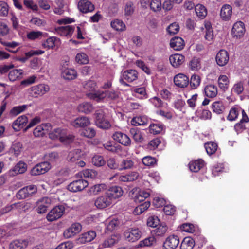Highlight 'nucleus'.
Returning a JSON list of instances; mask_svg holds the SVG:
<instances>
[{
  "mask_svg": "<svg viewBox=\"0 0 249 249\" xmlns=\"http://www.w3.org/2000/svg\"><path fill=\"white\" fill-rule=\"evenodd\" d=\"M105 112L103 109L96 110L94 113L95 124L96 125L102 129H108L111 127L109 121L105 118Z\"/></svg>",
  "mask_w": 249,
  "mask_h": 249,
  "instance_id": "1",
  "label": "nucleus"
},
{
  "mask_svg": "<svg viewBox=\"0 0 249 249\" xmlns=\"http://www.w3.org/2000/svg\"><path fill=\"white\" fill-rule=\"evenodd\" d=\"M150 196V190L140 189V188H133L129 193V196L136 203H140L144 201Z\"/></svg>",
  "mask_w": 249,
  "mask_h": 249,
  "instance_id": "2",
  "label": "nucleus"
},
{
  "mask_svg": "<svg viewBox=\"0 0 249 249\" xmlns=\"http://www.w3.org/2000/svg\"><path fill=\"white\" fill-rule=\"evenodd\" d=\"M65 210V209L63 206H57L49 212L47 215L46 218L50 222L55 221L63 215Z\"/></svg>",
  "mask_w": 249,
  "mask_h": 249,
  "instance_id": "3",
  "label": "nucleus"
},
{
  "mask_svg": "<svg viewBox=\"0 0 249 249\" xmlns=\"http://www.w3.org/2000/svg\"><path fill=\"white\" fill-rule=\"evenodd\" d=\"M50 90L48 85L41 84L31 87L29 90V93L31 96L37 97L38 96H42L48 92Z\"/></svg>",
  "mask_w": 249,
  "mask_h": 249,
  "instance_id": "4",
  "label": "nucleus"
},
{
  "mask_svg": "<svg viewBox=\"0 0 249 249\" xmlns=\"http://www.w3.org/2000/svg\"><path fill=\"white\" fill-rule=\"evenodd\" d=\"M51 168L49 162L44 161L37 164L31 170L30 173L32 176H38L48 172Z\"/></svg>",
  "mask_w": 249,
  "mask_h": 249,
  "instance_id": "5",
  "label": "nucleus"
},
{
  "mask_svg": "<svg viewBox=\"0 0 249 249\" xmlns=\"http://www.w3.org/2000/svg\"><path fill=\"white\" fill-rule=\"evenodd\" d=\"M179 243V237L173 234L169 236L163 243V249H176Z\"/></svg>",
  "mask_w": 249,
  "mask_h": 249,
  "instance_id": "6",
  "label": "nucleus"
},
{
  "mask_svg": "<svg viewBox=\"0 0 249 249\" xmlns=\"http://www.w3.org/2000/svg\"><path fill=\"white\" fill-rule=\"evenodd\" d=\"M141 232L138 228H129L124 233V236L126 240L130 242L138 240L141 236Z\"/></svg>",
  "mask_w": 249,
  "mask_h": 249,
  "instance_id": "7",
  "label": "nucleus"
},
{
  "mask_svg": "<svg viewBox=\"0 0 249 249\" xmlns=\"http://www.w3.org/2000/svg\"><path fill=\"white\" fill-rule=\"evenodd\" d=\"M112 138L114 141L124 146H129L131 145V140L129 137L121 132H116L114 133Z\"/></svg>",
  "mask_w": 249,
  "mask_h": 249,
  "instance_id": "8",
  "label": "nucleus"
},
{
  "mask_svg": "<svg viewBox=\"0 0 249 249\" xmlns=\"http://www.w3.org/2000/svg\"><path fill=\"white\" fill-rule=\"evenodd\" d=\"M215 60L216 63L219 66H225L229 60V55L227 51L220 50L217 53Z\"/></svg>",
  "mask_w": 249,
  "mask_h": 249,
  "instance_id": "9",
  "label": "nucleus"
},
{
  "mask_svg": "<svg viewBox=\"0 0 249 249\" xmlns=\"http://www.w3.org/2000/svg\"><path fill=\"white\" fill-rule=\"evenodd\" d=\"M81 229L82 226L79 223H73L70 228L64 231V236L66 238H71L78 233Z\"/></svg>",
  "mask_w": 249,
  "mask_h": 249,
  "instance_id": "10",
  "label": "nucleus"
},
{
  "mask_svg": "<svg viewBox=\"0 0 249 249\" xmlns=\"http://www.w3.org/2000/svg\"><path fill=\"white\" fill-rule=\"evenodd\" d=\"M51 203V200L48 197H44L39 200L37 202V212L40 214L45 213Z\"/></svg>",
  "mask_w": 249,
  "mask_h": 249,
  "instance_id": "11",
  "label": "nucleus"
},
{
  "mask_svg": "<svg viewBox=\"0 0 249 249\" xmlns=\"http://www.w3.org/2000/svg\"><path fill=\"white\" fill-rule=\"evenodd\" d=\"M174 82L176 86L180 88L186 87L189 83V78L185 75L179 73L175 76Z\"/></svg>",
  "mask_w": 249,
  "mask_h": 249,
  "instance_id": "12",
  "label": "nucleus"
},
{
  "mask_svg": "<svg viewBox=\"0 0 249 249\" xmlns=\"http://www.w3.org/2000/svg\"><path fill=\"white\" fill-rule=\"evenodd\" d=\"M110 200H112L121 197L123 194L122 188H108L105 193Z\"/></svg>",
  "mask_w": 249,
  "mask_h": 249,
  "instance_id": "13",
  "label": "nucleus"
},
{
  "mask_svg": "<svg viewBox=\"0 0 249 249\" xmlns=\"http://www.w3.org/2000/svg\"><path fill=\"white\" fill-rule=\"evenodd\" d=\"M37 192V188H22L16 194L18 199L26 198Z\"/></svg>",
  "mask_w": 249,
  "mask_h": 249,
  "instance_id": "14",
  "label": "nucleus"
},
{
  "mask_svg": "<svg viewBox=\"0 0 249 249\" xmlns=\"http://www.w3.org/2000/svg\"><path fill=\"white\" fill-rule=\"evenodd\" d=\"M231 32L232 35L237 38H240L242 36L245 32L244 24L243 22L241 21L236 22L233 26Z\"/></svg>",
  "mask_w": 249,
  "mask_h": 249,
  "instance_id": "15",
  "label": "nucleus"
},
{
  "mask_svg": "<svg viewBox=\"0 0 249 249\" xmlns=\"http://www.w3.org/2000/svg\"><path fill=\"white\" fill-rule=\"evenodd\" d=\"M112 203L110 198L107 195L98 197L95 201V205L99 209H104L109 206Z\"/></svg>",
  "mask_w": 249,
  "mask_h": 249,
  "instance_id": "16",
  "label": "nucleus"
},
{
  "mask_svg": "<svg viewBox=\"0 0 249 249\" xmlns=\"http://www.w3.org/2000/svg\"><path fill=\"white\" fill-rule=\"evenodd\" d=\"M79 10L82 13L91 12L94 9V6L87 0H81L78 4Z\"/></svg>",
  "mask_w": 249,
  "mask_h": 249,
  "instance_id": "17",
  "label": "nucleus"
},
{
  "mask_svg": "<svg viewBox=\"0 0 249 249\" xmlns=\"http://www.w3.org/2000/svg\"><path fill=\"white\" fill-rule=\"evenodd\" d=\"M169 60L174 67L178 68L184 63L185 57L182 54L176 53L170 56Z\"/></svg>",
  "mask_w": 249,
  "mask_h": 249,
  "instance_id": "18",
  "label": "nucleus"
},
{
  "mask_svg": "<svg viewBox=\"0 0 249 249\" xmlns=\"http://www.w3.org/2000/svg\"><path fill=\"white\" fill-rule=\"evenodd\" d=\"M170 47L176 51H180L184 48L185 43L180 37L172 38L170 42Z\"/></svg>",
  "mask_w": 249,
  "mask_h": 249,
  "instance_id": "19",
  "label": "nucleus"
},
{
  "mask_svg": "<svg viewBox=\"0 0 249 249\" xmlns=\"http://www.w3.org/2000/svg\"><path fill=\"white\" fill-rule=\"evenodd\" d=\"M28 122V118L25 115H22L18 117L12 124L13 129L18 131L22 128Z\"/></svg>",
  "mask_w": 249,
  "mask_h": 249,
  "instance_id": "20",
  "label": "nucleus"
},
{
  "mask_svg": "<svg viewBox=\"0 0 249 249\" xmlns=\"http://www.w3.org/2000/svg\"><path fill=\"white\" fill-rule=\"evenodd\" d=\"M122 77L128 82H132L138 78V72L135 70H128L124 71L122 74Z\"/></svg>",
  "mask_w": 249,
  "mask_h": 249,
  "instance_id": "21",
  "label": "nucleus"
},
{
  "mask_svg": "<svg viewBox=\"0 0 249 249\" xmlns=\"http://www.w3.org/2000/svg\"><path fill=\"white\" fill-rule=\"evenodd\" d=\"M61 76L66 80H72L76 78L77 73L73 69L67 68L62 71Z\"/></svg>",
  "mask_w": 249,
  "mask_h": 249,
  "instance_id": "22",
  "label": "nucleus"
},
{
  "mask_svg": "<svg viewBox=\"0 0 249 249\" xmlns=\"http://www.w3.org/2000/svg\"><path fill=\"white\" fill-rule=\"evenodd\" d=\"M74 28L70 25L61 26L55 28L57 33L62 36L71 35L73 32Z\"/></svg>",
  "mask_w": 249,
  "mask_h": 249,
  "instance_id": "23",
  "label": "nucleus"
},
{
  "mask_svg": "<svg viewBox=\"0 0 249 249\" xmlns=\"http://www.w3.org/2000/svg\"><path fill=\"white\" fill-rule=\"evenodd\" d=\"M204 92L207 97L213 98L217 95V88L213 84L208 85L204 88Z\"/></svg>",
  "mask_w": 249,
  "mask_h": 249,
  "instance_id": "24",
  "label": "nucleus"
},
{
  "mask_svg": "<svg viewBox=\"0 0 249 249\" xmlns=\"http://www.w3.org/2000/svg\"><path fill=\"white\" fill-rule=\"evenodd\" d=\"M204 164L205 162L203 160L198 159L190 162L189 166L192 172H197L204 167Z\"/></svg>",
  "mask_w": 249,
  "mask_h": 249,
  "instance_id": "25",
  "label": "nucleus"
},
{
  "mask_svg": "<svg viewBox=\"0 0 249 249\" xmlns=\"http://www.w3.org/2000/svg\"><path fill=\"white\" fill-rule=\"evenodd\" d=\"M231 14L232 7L230 5L225 4L222 6L220 11V16L223 20L229 19Z\"/></svg>",
  "mask_w": 249,
  "mask_h": 249,
  "instance_id": "26",
  "label": "nucleus"
},
{
  "mask_svg": "<svg viewBox=\"0 0 249 249\" xmlns=\"http://www.w3.org/2000/svg\"><path fill=\"white\" fill-rule=\"evenodd\" d=\"M27 167L25 163L20 161L16 165L12 171H10V174L11 175L14 176V173L16 175L24 173L27 170Z\"/></svg>",
  "mask_w": 249,
  "mask_h": 249,
  "instance_id": "27",
  "label": "nucleus"
},
{
  "mask_svg": "<svg viewBox=\"0 0 249 249\" xmlns=\"http://www.w3.org/2000/svg\"><path fill=\"white\" fill-rule=\"evenodd\" d=\"M71 124L75 127H85L89 124V120L87 117H81L75 119Z\"/></svg>",
  "mask_w": 249,
  "mask_h": 249,
  "instance_id": "28",
  "label": "nucleus"
},
{
  "mask_svg": "<svg viewBox=\"0 0 249 249\" xmlns=\"http://www.w3.org/2000/svg\"><path fill=\"white\" fill-rule=\"evenodd\" d=\"M50 127L49 124H42L36 127L34 130L33 134L35 137L42 136L45 134V131H49Z\"/></svg>",
  "mask_w": 249,
  "mask_h": 249,
  "instance_id": "29",
  "label": "nucleus"
},
{
  "mask_svg": "<svg viewBox=\"0 0 249 249\" xmlns=\"http://www.w3.org/2000/svg\"><path fill=\"white\" fill-rule=\"evenodd\" d=\"M77 109L79 112L89 114L93 111L94 107L91 103L83 102L78 106Z\"/></svg>",
  "mask_w": 249,
  "mask_h": 249,
  "instance_id": "30",
  "label": "nucleus"
},
{
  "mask_svg": "<svg viewBox=\"0 0 249 249\" xmlns=\"http://www.w3.org/2000/svg\"><path fill=\"white\" fill-rule=\"evenodd\" d=\"M212 108L213 112L217 114H221L225 111L226 107L222 101H218L213 103Z\"/></svg>",
  "mask_w": 249,
  "mask_h": 249,
  "instance_id": "31",
  "label": "nucleus"
},
{
  "mask_svg": "<svg viewBox=\"0 0 249 249\" xmlns=\"http://www.w3.org/2000/svg\"><path fill=\"white\" fill-rule=\"evenodd\" d=\"M195 245L194 240L190 237H185L180 246V249H192Z\"/></svg>",
  "mask_w": 249,
  "mask_h": 249,
  "instance_id": "32",
  "label": "nucleus"
},
{
  "mask_svg": "<svg viewBox=\"0 0 249 249\" xmlns=\"http://www.w3.org/2000/svg\"><path fill=\"white\" fill-rule=\"evenodd\" d=\"M28 242L26 240H17L12 242L10 245L11 249H24L27 247Z\"/></svg>",
  "mask_w": 249,
  "mask_h": 249,
  "instance_id": "33",
  "label": "nucleus"
},
{
  "mask_svg": "<svg viewBox=\"0 0 249 249\" xmlns=\"http://www.w3.org/2000/svg\"><path fill=\"white\" fill-rule=\"evenodd\" d=\"M96 236V232L94 231H90L83 233L80 238V240L82 243L89 242L92 241Z\"/></svg>",
  "mask_w": 249,
  "mask_h": 249,
  "instance_id": "34",
  "label": "nucleus"
},
{
  "mask_svg": "<svg viewBox=\"0 0 249 249\" xmlns=\"http://www.w3.org/2000/svg\"><path fill=\"white\" fill-rule=\"evenodd\" d=\"M74 138V136L73 135L65 130L64 133H62L60 141L65 144H68L73 141Z\"/></svg>",
  "mask_w": 249,
  "mask_h": 249,
  "instance_id": "35",
  "label": "nucleus"
},
{
  "mask_svg": "<svg viewBox=\"0 0 249 249\" xmlns=\"http://www.w3.org/2000/svg\"><path fill=\"white\" fill-rule=\"evenodd\" d=\"M218 83L219 88L225 91L228 88L229 81L226 75H222L219 77Z\"/></svg>",
  "mask_w": 249,
  "mask_h": 249,
  "instance_id": "36",
  "label": "nucleus"
},
{
  "mask_svg": "<svg viewBox=\"0 0 249 249\" xmlns=\"http://www.w3.org/2000/svg\"><path fill=\"white\" fill-rule=\"evenodd\" d=\"M195 10L196 15L200 18H204L207 14V9L203 5H196Z\"/></svg>",
  "mask_w": 249,
  "mask_h": 249,
  "instance_id": "37",
  "label": "nucleus"
},
{
  "mask_svg": "<svg viewBox=\"0 0 249 249\" xmlns=\"http://www.w3.org/2000/svg\"><path fill=\"white\" fill-rule=\"evenodd\" d=\"M148 122L147 118L145 116H138L134 117L131 122L133 125H144L146 124Z\"/></svg>",
  "mask_w": 249,
  "mask_h": 249,
  "instance_id": "38",
  "label": "nucleus"
},
{
  "mask_svg": "<svg viewBox=\"0 0 249 249\" xmlns=\"http://www.w3.org/2000/svg\"><path fill=\"white\" fill-rule=\"evenodd\" d=\"M150 206V202L148 201H145L136 207L134 209V213L136 215H139L147 210Z\"/></svg>",
  "mask_w": 249,
  "mask_h": 249,
  "instance_id": "39",
  "label": "nucleus"
},
{
  "mask_svg": "<svg viewBox=\"0 0 249 249\" xmlns=\"http://www.w3.org/2000/svg\"><path fill=\"white\" fill-rule=\"evenodd\" d=\"M167 227L166 225H160L152 231L153 235L157 236H163L167 231Z\"/></svg>",
  "mask_w": 249,
  "mask_h": 249,
  "instance_id": "40",
  "label": "nucleus"
},
{
  "mask_svg": "<svg viewBox=\"0 0 249 249\" xmlns=\"http://www.w3.org/2000/svg\"><path fill=\"white\" fill-rule=\"evenodd\" d=\"M205 148L207 154L211 155L215 153L217 149V145L214 142H210L205 144Z\"/></svg>",
  "mask_w": 249,
  "mask_h": 249,
  "instance_id": "41",
  "label": "nucleus"
},
{
  "mask_svg": "<svg viewBox=\"0 0 249 249\" xmlns=\"http://www.w3.org/2000/svg\"><path fill=\"white\" fill-rule=\"evenodd\" d=\"M89 97L90 99L99 102L106 98V92L105 91H97L95 93H90Z\"/></svg>",
  "mask_w": 249,
  "mask_h": 249,
  "instance_id": "42",
  "label": "nucleus"
},
{
  "mask_svg": "<svg viewBox=\"0 0 249 249\" xmlns=\"http://www.w3.org/2000/svg\"><path fill=\"white\" fill-rule=\"evenodd\" d=\"M130 133L136 142H142L143 138L139 130L134 128H131L130 129Z\"/></svg>",
  "mask_w": 249,
  "mask_h": 249,
  "instance_id": "43",
  "label": "nucleus"
},
{
  "mask_svg": "<svg viewBox=\"0 0 249 249\" xmlns=\"http://www.w3.org/2000/svg\"><path fill=\"white\" fill-rule=\"evenodd\" d=\"M75 61L79 64H86L89 62L88 57L85 53H80L75 56Z\"/></svg>",
  "mask_w": 249,
  "mask_h": 249,
  "instance_id": "44",
  "label": "nucleus"
},
{
  "mask_svg": "<svg viewBox=\"0 0 249 249\" xmlns=\"http://www.w3.org/2000/svg\"><path fill=\"white\" fill-rule=\"evenodd\" d=\"M111 26L116 31H124L125 25L122 21L116 19L111 22Z\"/></svg>",
  "mask_w": 249,
  "mask_h": 249,
  "instance_id": "45",
  "label": "nucleus"
},
{
  "mask_svg": "<svg viewBox=\"0 0 249 249\" xmlns=\"http://www.w3.org/2000/svg\"><path fill=\"white\" fill-rule=\"evenodd\" d=\"M151 133L154 134L160 133L164 128V125L162 124H153L149 126Z\"/></svg>",
  "mask_w": 249,
  "mask_h": 249,
  "instance_id": "46",
  "label": "nucleus"
},
{
  "mask_svg": "<svg viewBox=\"0 0 249 249\" xmlns=\"http://www.w3.org/2000/svg\"><path fill=\"white\" fill-rule=\"evenodd\" d=\"M156 243V239L154 237L151 236L144 239L141 241L139 243V246L142 247H150Z\"/></svg>",
  "mask_w": 249,
  "mask_h": 249,
  "instance_id": "47",
  "label": "nucleus"
},
{
  "mask_svg": "<svg viewBox=\"0 0 249 249\" xmlns=\"http://www.w3.org/2000/svg\"><path fill=\"white\" fill-rule=\"evenodd\" d=\"M83 84L84 89L90 92L95 91L97 87L96 83L92 80H89L83 83Z\"/></svg>",
  "mask_w": 249,
  "mask_h": 249,
  "instance_id": "48",
  "label": "nucleus"
},
{
  "mask_svg": "<svg viewBox=\"0 0 249 249\" xmlns=\"http://www.w3.org/2000/svg\"><path fill=\"white\" fill-rule=\"evenodd\" d=\"M189 66L192 70L198 71L201 68L200 59L195 57L193 58L190 62Z\"/></svg>",
  "mask_w": 249,
  "mask_h": 249,
  "instance_id": "49",
  "label": "nucleus"
},
{
  "mask_svg": "<svg viewBox=\"0 0 249 249\" xmlns=\"http://www.w3.org/2000/svg\"><path fill=\"white\" fill-rule=\"evenodd\" d=\"M160 220L157 216H149L147 220V225L149 227L155 228L159 225Z\"/></svg>",
  "mask_w": 249,
  "mask_h": 249,
  "instance_id": "50",
  "label": "nucleus"
},
{
  "mask_svg": "<svg viewBox=\"0 0 249 249\" xmlns=\"http://www.w3.org/2000/svg\"><path fill=\"white\" fill-rule=\"evenodd\" d=\"M22 70L15 69L10 71L9 73V79L11 81H15L22 74Z\"/></svg>",
  "mask_w": 249,
  "mask_h": 249,
  "instance_id": "51",
  "label": "nucleus"
},
{
  "mask_svg": "<svg viewBox=\"0 0 249 249\" xmlns=\"http://www.w3.org/2000/svg\"><path fill=\"white\" fill-rule=\"evenodd\" d=\"M65 129L61 128L55 129L51 133H49V137L51 139H58L59 140L61 139V137L62 136V133H64Z\"/></svg>",
  "mask_w": 249,
  "mask_h": 249,
  "instance_id": "52",
  "label": "nucleus"
},
{
  "mask_svg": "<svg viewBox=\"0 0 249 249\" xmlns=\"http://www.w3.org/2000/svg\"><path fill=\"white\" fill-rule=\"evenodd\" d=\"M104 147L107 150L112 153H117L118 151L120 150L121 146L118 145L115 146L112 144V142H107V143L103 144Z\"/></svg>",
  "mask_w": 249,
  "mask_h": 249,
  "instance_id": "53",
  "label": "nucleus"
},
{
  "mask_svg": "<svg viewBox=\"0 0 249 249\" xmlns=\"http://www.w3.org/2000/svg\"><path fill=\"white\" fill-rule=\"evenodd\" d=\"M201 79L198 75H193L190 79V84L193 89L197 88L200 83Z\"/></svg>",
  "mask_w": 249,
  "mask_h": 249,
  "instance_id": "54",
  "label": "nucleus"
},
{
  "mask_svg": "<svg viewBox=\"0 0 249 249\" xmlns=\"http://www.w3.org/2000/svg\"><path fill=\"white\" fill-rule=\"evenodd\" d=\"M135 7L134 4L131 1L126 2L124 6V14L125 16H131L134 11Z\"/></svg>",
  "mask_w": 249,
  "mask_h": 249,
  "instance_id": "55",
  "label": "nucleus"
},
{
  "mask_svg": "<svg viewBox=\"0 0 249 249\" xmlns=\"http://www.w3.org/2000/svg\"><path fill=\"white\" fill-rule=\"evenodd\" d=\"M92 163L96 166H102L104 165L105 162L102 156L95 155L92 159Z\"/></svg>",
  "mask_w": 249,
  "mask_h": 249,
  "instance_id": "56",
  "label": "nucleus"
},
{
  "mask_svg": "<svg viewBox=\"0 0 249 249\" xmlns=\"http://www.w3.org/2000/svg\"><path fill=\"white\" fill-rule=\"evenodd\" d=\"M9 11V6L4 1H0V16L6 17Z\"/></svg>",
  "mask_w": 249,
  "mask_h": 249,
  "instance_id": "57",
  "label": "nucleus"
},
{
  "mask_svg": "<svg viewBox=\"0 0 249 249\" xmlns=\"http://www.w3.org/2000/svg\"><path fill=\"white\" fill-rule=\"evenodd\" d=\"M73 185L75 187H88L89 185L88 181L83 179L74 180L73 182L68 185V187Z\"/></svg>",
  "mask_w": 249,
  "mask_h": 249,
  "instance_id": "58",
  "label": "nucleus"
},
{
  "mask_svg": "<svg viewBox=\"0 0 249 249\" xmlns=\"http://www.w3.org/2000/svg\"><path fill=\"white\" fill-rule=\"evenodd\" d=\"M27 106L26 105L15 107L11 110L10 114L16 116L24 111L27 108Z\"/></svg>",
  "mask_w": 249,
  "mask_h": 249,
  "instance_id": "59",
  "label": "nucleus"
},
{
  "mask_svg": "<svg viewBox=\"0 0 249 249\" xmlns=\"http://www.w3.org/2000/svg\"><path fill=\"white\" fill-rule=\"evenodd\" d=\"M179 30V27L178 23L174 22L171 24L167 28V31L171 35L178 33Z\"/></svg>",
  "mask_w": 249,
  "mask_h": 249,
  "instance_id": "60",
  "label": "nucleus"
},
{
  "mask_svg": "<svg viewBox=\"0 0 249 249\" xmlns=\"http://www.w3.org/2000/svg\"><path fill=\"white\" fill-rule=\"evenodd\" d=\"M42 35L43 33L40 31H31L27 34V36L29 39L35 40L41 38Z\"/></svg>",
  "mask_w": 249,
  "mask_h": 249,
  "instance_id": "61",
  "label": "nucleus"
},
{
  "mask_svg": "<svg viewBox=\"0 0 249 249\" xmlns=\"http://www.w3.org/2000/svg\"><path fill=\"white\" fill-rule=\"evenodd\" d=\"M180 229L184 231L193 233L195 231V227L193 224L191 223H184L180 226Z\"/></svg>",
  "mask_w": 249,
  "mask_h": 249,
  "instance_id": "62",
  "label": "nucleus"
},
{
  "mask_svg": "<svg viewBox=\"0 0 249 249\" xmlns=\"http://www.w3.org/2000/svg\"><path fill=\"white\" fill-rule=\"evenodd\" d=\"M239 111L238 109L235 107H232L230 110L227 119L229 121H232L235 120L238 117Z\"/></svg>",
  "mask_w": 249,
  "mask_h": 249,
  "instance_id": "63",
  "label": "nucleus"
},
{
  "mask_svg": "<svg viewBox=\"0 0 249 249\" xmlns=\"http://www.w3.org/2000/svg\"><path fill=\"white\" fill-rule=\"evenodd\" d=\"M55 40L56 38L54 37H49L42 43V46L44 48H53L55 46Z\"/></svg>",
  "mask_w": 249,
  "mask_h": 249,
  "instance_id": "64",
  "label": "nucleus"
}]
</instances>
